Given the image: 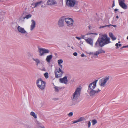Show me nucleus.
<instances>
[{
	"label": "nucleus",
	"mask_w": 128,
	"mask_h": 128,
	"mask_svg": "<svg viewBox=\"0 0 128 128\" xmlns=\"http://www.w3.org/2000/svg\"><path fill=\"white\" fill-rule=\"evenodd\" d=\"M81 56L82 57H83L85 56H86L84 54H81Z\"/></svg>",
	"instance_id": "79ce46f5"
},
{
	"label": "nucleus",
	"mask_w": 128,
	"mask_h": 128,
	"mask_svg": "<svg viewBox=\"0 0 128 128\" xmlns=\"http://www.w3.org/2000/svg\"><path fill=\"white\" fill-rule=\"evenodd\" d=\"M63 62V61L62 59L59 60L58 61V64H61Z\"/></svg>",
	"instance_id": "c756f323"
},
{
	"label": "nucleus",
	"mask_w": 128,
	"mask_h": 128,
	"mask_svg": "<svg viewBox=\"0 0 128 128\" xmlns=\"http://www.w3.org/2000/svg\"><path fill=\"white\" fill-rule=\"evenodd\" d=\"M110 25H111V24L108 25H105V26H100V27H99V28H104V27H106V26H108V27H109L110 26Z\"/></svg>",
	"instance_id": "7c9ffc66"
},
{
	"label": "nucleus",
	"mask_w": 128,
	"mask_h": 128,
	"mask_svg": "<svg viewBox=\"0 0 128 128\" xmlns=\"http://www.w3.org/2000/svg\"><path fill=\"white\" fill-rule=\"evenodd\" d=\"M116 18H117V19H118L119 18L118 16H116Z\"/></svg>",
	"instance_id": "8fccbe9b"
},
{
	"label": "nucleus",
	"mask_w": 128,
	"mask_h": 128,
	"mask_svg": "<svg viewBox=\"0 0 128 128\" xmlns=\"http://www.w3.org/2000/svg\"><path fill=\"white\" fill-rule=\"evenodd\" d=\"M76 38L78 40H80L81 39V38H80L78 36H76Z\"/></svg>",
	"instance_id": "37998d69"
},
{
	"label": "nucleus",
	"mask_w": 128,
	"mask_h": 128,
	"mask_svg": "<svg viewBox=\"0 0 128 128\" xmlns=\"http://www.w3.org/2000/svg\"><path fill=\"white\" fill-rule=\"evenodd\" d=\"M93 34H92L97 35V34L96 33H93Z\"/></svg>",
	"instance_id": "864d4df0"
},
{
	"label": "nucleus",
	"mask_w": 128,
	"mask_h": 128,
	"mask_svg": "<svg viewBox=\"0 0 128 128\" xmlns=\"http://www.w3.org/2000/svg\"><path fill=\"white\" fill-rule=\"evenodd\" d=\"M127 39L128 40V36L127 37Z\"/></svg>",
	"instance_id": "5fc2aeb1"
},
{
	"label": "nucleus",
	"mask_w": 128,
	"mask_h": 128,
	"mask_svg": "<svg viewBox=\"0 0 128 128\" xmlns=\"http://www.w3.org/2000/svg\"><path fill=\"white\" fill-rule=\"evenodd\" d=\"M85 118L84 117H82L80 118L78 120V122H80L81 121L84 120H85Z\"/></svg>",
	"instance_id": "a878e982"
},
{
	"label": "nucleus",
	"mask_w": 128,
	"mask_h": 128,
	"mask_svg": "<svg viewBox=\"0 0 128 128\" xmlns=\"http://www.w3.org/2000/svg\"><path fill=\"white\" fill-rule=\"evenodd\" d=\"M42 3V1H40V2H38L35 3V4H32V5L33 6H34V7L35 8L36 7L40 5Z\"/></svg>",
	"instance_id": "a211bd4d"
},
{
	"label": "nucleus",
	"mask_w": 128,
	"mask_h": 128,
	"mask_svg": "<svg viewBox=\"0 0 128 128\" xmlns=\"http://www.w3.org/2000/svg\"><path fill=\"white\" fill-rule=\"evenodd\" d=\"M53 100H58V98H54L53 99Z\"/></svg>",
	"instance_id": "c03bdc74"
},
{
	"label": "nucleus",
	"mask_w": 128,
	"mask_h": 128,
	"mask_svg": "<svg viewBox=\"0 0 128 128\" xmlns=\"http://www.w3.org/2000/svg\"><path fill=\"white\" fill-rule=\"evenodd\" d=\"M86 122H88V127L89 128L91 126V122L90 121Z\"/></svg>",
	"instance_id": "473e14b6"
},
{
	"label": "nucleus",
	"mask_w": 128,
	"mask_h": 128,
	"mask_svg": "<svg viewBox=\"0 0 128 128\" xmlns=\"http://www.w3.org/2000/svg\"><path fill=\"white\" fill-rule=\"evenodd\" d=\"M90 27H91V26H88V28L89 29H90Z\"/></svg>",
	"instance_id": "3c124183"
},
{
	"label": "nucleus",
	"mask_w": 128,
	"mask_h": 128,
	"mask_svg": "<svg viewBox=\"0 0 128 128\" xmlns=\"http://www.w3.org/2000/svg\"><path fill=\"white\" fill-rule=\"evenodd\" d=\"M17 29L19 32L23 34H27L28 33L27 32L24 28L21 27L20 26H18L17 27Z\"/></svg>",
	"instance_id": "9b49d317"
},
{
	"label": "nucleus",
	"mask_w": 128,
	"mask_h": 128,
	"mask_svg": "<svg viewBox=\"0 0 128 128\" xmlns=\"http://www.w3.org/2000/svg\"><path fill=\"white\" fill-rule=\"evenodd\" d=\"M71 48H72V49H73V48L72 47Z\"/></svg>",
	"instance_id": "13d9d810"
},
{
	"label": "nucleus",
	"mask_w": 128,
	"mask_h": 128,
	"mask_svg": "<svg viewBox=\"0 0 128 128\" xmlns=\"http://www.w3.org/2000/svg\"><path fill=\"white\" fill-rule=\"evenodd\" d=\"M86 40L87 43L92 46L93 40L92 39L90 38H88Z\"/></svg>",
	"instance_id": "f3484780"
},
{
	"label": "nucleus",
	"mask_w": 128,
	"mask_h": 128,
	"mask_svg": "<svg viewBox=\"0 0 128 128\" xmlns=\"http://www.w3.org/2000/svg\"><path fill=\"white\" fill-rule=\"evenodd\" d=\"M110 76H107L106 77L102 78V82L100 84V86L104 87L106 83L109 80Z\"/></svg>",
	"instance_id": "1a4fd4ad"
},
{
	"label": "nucleus",
	"mask_w": 128,
	"mask_h": 128,
	"mask_svg": "<svg viewBox=\"0 0 128 128\" xmlns=\"http://www.w3.org/2000/svg\"><path fill=\"white\" fill-rule=\"evenodd\" d=\"M121 13H122V12H121Z\"/></svg>",
	"instance_id": "bf43d9fd"
},
{
	"label": "nucleus",
	"mask_w": 128,
	"mask_h": 128,
	"mask_svg": "<svg viewBox=\"0 0 128 128\" xmlns=\"http://www.w3.org/2000/svg\"><path fill=\"white\" fill-rule=\"evenodd\" d=\"M113 4H112V8H113V7H114V6H115V4H114V0H113Z\"/></svg>",
	"instance_id": "4c0bfd02"
},
{
	"label": "nucleus",
	"mask_w": 128,
	"mask_h": 128,
	"mask_svg": "<svg viewBox=\"0 0 128 128\" xmlns=\"http://www.w3.org/2000/svg\"><path fill=\"white\" fill-rule=\"evenodd\" d=\"M31 25L30 26V30L32 31L35 28L36 25V23L34 20H31Z\"/></svg>",
	"instance_id": "2eb2a0df"
},
{
	"label": "nucleus",
	"mask_w": 128,
	"mask_h": 128,
	"mask_svg": "<svg viewBox=\"0 0 128 128\" xmlns=\"http://www.w3.org/2000/svg\"><path fill=\"white\" fill-rule=\"evenodd\" d=\"M24 14L23 13V14L22 16H21L19 18V21H21V22H24V19L25 18H24V17L23 16Z\"/></svg>",
	"instance_id": "5701e85b"
},
{
	"label": "nucleus",
	"mask_w": 128,
	"mask_h": 128,
	"mask_svg": "<svg viewBox=\"0 0 128 128\" xmlns=\"http://www.w3.org/2000/svg\"><path fill=\"white\" fill-rule=\"evenodd\" d=\"M122 44H118V43H116L115 44V46H116V49L118 48H119V47H120L122 46Z\"/></svg>",
	"instance_id": "bb28decb"
},
{
	"label": "nucleus",
	"mask_w": 128,
	"mask_h": 128,
	"mask_svg": "<svg viewBox=\"0 0 128 128\" xmlns=\"http://www.w3.org/2000/svg\"><path fill=\"white\" fill-rule=\"evenodd\" d=\"M54 88L55 89V91L56 92H58L59 91L58 88H59L57 86H55L54 87Z\"/></svg>",
	"instance_id": "2f4dec72"
},
{
	"label": "nucleus",
	"mask_w": 128,
	"mask_h": 128,
	"mask_svg": "<svg viewBox=\"0 0 128 128\" xmlns=\"http://www.w3.org/2000/svg\"><path fill=\"white\" fill-rule=\"evenodd\" d=\"M69 74H67L66 76H64L62 78L60 79L59 80L60 82L62 83H64L66 84H67L68 80H67V77L68 76H69Z\"/></svg>",
	"instance_id": "9d476101"
},
{
	"label": "nucleus",
	"mask_w": 128,
	"mask_h": 128,
	"mask_svg": "<svg viewBox=\"0 0 128 128\" xmlns=\"http://www.w3.org/2000/svg\"><path fill=\"white\" fill-rule=\"evenodd\" d=\"M120 6L123 9L126 10L127 8V6L125 3V0H118Z\"/></svg>",
	"instance_id": "0eeeda50"
},
{
	"label": "nucleus",
	"mask_w": 128,
	"mask_h": 128,
	"mask_svg": "<svg viewBox=\"0 0 128 128\" xmlns=\"http://www.w3.org/2000/svg\"><path fill=\"white\" fill-rule=\"evenodd\" d=\"M54 73L56 78H58L62 76L64 72L60 68H58L55 70Z\"/></svg>",
	"instance_id": "39448f33"
},
{
	"label": "nucleus",
	"mask_w": 128,
	"mask_h": 128,
	"mask_svg": "<svg viewBox=\"0 0 128 128\" xmlns=\"http://www.w3.org/2000/svg\"><path fill=\"white\" fill-rule=\"evenodd\" d=\"M73 113L72 112H70L68 114V116H69L71 117L72 116Z\"/></svg>",
	"instance_id": "72a5a7b5"
},
{
	"label": "nucleus",
	"mask_w": 128,
	"mask_h": 128,
	"mask_svg": "<svg viewBox=\"0 0 128 128\" xmlns=\"http://www.w3.org/2000/svg\"><path fill=\"white\" fill-rule=\"evenodd\" d=\"M32 15L30 14H29L28 15H26L24 17V18L28 19L29 18H30L32 16Z\"/></svg>",
	"instance_id": "393cba45"
},
{
	"label": "nucleus",
	"mask_w": 128,
	"mask_h": 128,
	"mask_svg": "<svg viewBox=\"0 0 128 128\" xmlns=\"http://www.w3.org/2000/svg\"><path fill=\"white\" fill-rule=\"evenodd\" d=\"M31 57L32 58V59L36 63V65L37 66H38L40 62V60L38 58H34L32 56Z\"/></svg>",
	"instance_id": "aec40b11"
},
{
	"label": "nucleus",
	"mask_w": 128,
	"mask_h": 128,
	"mask_svg": "<svg viewBox=\"0 0 128 128\" xmlns=\"http://www.w3.org/2000/svg\"><path fill=\"white\" fill-rule=\"evenodd\" d=\"M44 76L45 78H47L48 77V72H46L44 74Z\"/></svg>",
	"instance_id": "cd10ccee"
},
{
	"label": "nucleus",
	"mask_w": 128,
	"mask_h": 128,
	"mask_svg": "<svg viewBox=\"0 0 128 128\" xmlns=\"http://www.w3.org/2000/svg\"><path fill=\"white\" fill-rule=\"evenodd\" d=\"M45 128L43 126H40L39 128Z\"/></svg>",
	"instance_id": "49530a36"
},
{
	"label": "nucleus",
	"mask_w": 128,
	"mask_h": 128,
	"mask_svg": "<svg viewBox=\"0 0 128 128\" xmlns=\"http://www.w3.org/2000/svg\"><path fill=\"white\" fill-rule=\"evenodd\" d=\"M52 54L47 56L46 60L48 63H50V60L52 58Z\"/></svg>",
	"instance_id": "6ab92c4d"
},
{
	"label": "nucleus",
	"mask_w": 128,
	"mask_h": 128,
	"mask_svg": "<svg viewBox=\"0 0 128 128\" xmlns=\"http://www.w3.org/2000/svg\"><path fill=\"white\" fill-rule=\"evenodd\" d=\"M68 46L70 47V46Z\"/></svg>",
	"instance_id": "052dcab7"
},
{
	"label": "nucleus",
	"mask_w": 128,
	"mask_h": 128,
	"mask_svg": "<svg viewBox=\"0 0 128 128\" xmlns=\"http://www.w3.org/2000/svg\"><path fill=\"white\" fill-rule=\"evenodd\" d=\"M45 68H43L42 69V70H45Z\"/></svg>",
	"instance_id": "603ef678"
},
{
	"label": "nucleus",
	"mask_w": 128,
	"mask_h": 128,
	"mask_svg": "<svg viewBox=\"0 0 128 128\" xmlns=\"http://www.w3.org/2000/svg\"><path fill=\"white\" fill-rule=\"evenodd\" d=\"M64 19L62 18H60V19L58 23L59 26L62 27L64 26Z\"/></svg>",
	"instance_id": "4468645a"
},
{
	"label": "nucleus",
	"mask_w": 128,
	"mask_h": 128,
	"mask_svg": "<svg viewBox=\"0 0 128 128\" xmlns=\"http://www.w3.org/2000/svg\"><path fill=\"white\" fill-rule=\"evenodd\" d=\"M97 81L98 80H95L92 82L90 83L88 86L87 92L90 96H94L96 94L101 90L99 89L96 90H94L96 86V84Z\"/></svg>",
	"instance_id": "f03ea898"
},
{
	"label": "nucleus",
	"mask_w": 128,
	"mask_h": 128,
	"mask_svg": "<svg viewBox=\"0 0 128 128\" xmlns=\"http://www.w3.org/2000/svg\"><path fill=\"white\" fill-rule=\"evenodd\" d=\"M118 10V9H117L116 8L114 9V11L115 12H116V11H117Z\"/></svg>",
	"instance_id": "de8ad7c7"
},
{
	"label": "nucleus",
	"mask_w": 128,
	"mask_h": 128,
	"mask_svg": "<svg viewBox=\"0 0 128 128\" xmlns=\"http://www.w3.org/2000/svg\"><path fill=\"white\" fill-rule=\"evenodd\" d=\"M56 2L54 0H48L47 2L48 5H53L56 4Z\"/></svg>",
	"instance_id": "dca6fc26"
},
{
	"label": "nucleus",
	"mask_w": 128,
	"mask_h": 128,
	"mask_svg": "<svg viewBox=\"0 0 128 128\" xmlns=\"http://www.w3.org/2000/svg\"><path fill=\"white\" fill-rule=\"evenodd\" d=\"M105 52L102 49V48H100L98 49V51L95 52L94 56H96L97 57H98V54L102 53H105Z\"/></svg>",
	"instance_id": "ddd939ff"
},
{
	"label": "nucleus",
	"mask_w": 128,
	"mask_h": 128,
	"mask_svg": "<svg viewBox=\"0 0 128 128\" xmlns=\"http://www.w3.org/2000/svg\"><path fill=\"white\" fill-rule=\"evenodd\" d=\"M30 115L33 116V117L35 118H37V116L33 112H30Z\"/></svg>",
	"instance_id": "4be33fe9"
},
{
	"label": "nucleus",
	"mask_w": 128,
	"mask_h": 128,
	"mask_svg": "<svg viewBox=\"0 0 128 128\" xmlns=\"http://www.w3.org/2000/svg\"><path fill=\"white\" fill-rule=\"evenodd\" d=\"M65 21L67 24L70 25H72L74 22V21L72 19L70 18H65Z\"/></svg>",
	"instance_id": "f8f14e48"
},
{
	"label": "nucleus",
	"mask_w": 128,
	"mask_h": 128,
	"mask_svg": "<svg viewBox=\"0 0 128 128\" xmlns=\"http://www.w3.org/2000/svg\"><path fill=\"white\" fill-rule=\"evenodd\" d=\"M112 26L114 27H116V25H110V26Z\"/></svg>",
	"instance_id": "09e8293b"
},
{
	"label": "nucleus",
	"mask_w": 128,
	"mask_h": 128,
	"mask_svg": "<svg viewBox=\"0 0 128 128\" xmlns=\"http://www.w3.org/2000/svg\"><path fill=\"white\" fill-rule=\"evenodd\" d=\"M23 125L24 126V127L26 128H30V126L28 124H24Z\"/></svg>",
	"instance_id": "c85d7f7f"
},
{
	"label": "nucleus",
	"mask_w": 128,
	"mask_h": 128,
	"mask_svg": "<svg viewBox=\"0 0 128 128\" xmlns=\"http://www.w3.org/2000/svg\"><path fill=\"white\" fill-rule=\"evenodd\" d=\"M78 55V54L76 52H74L73 53V55L75 56H76Z\"/></svg>",
	"instance_id": "58836bf2"
},
{
	"label": "nucleus",
	"mask_w": 128,
	"mask_h": 128,
	"mask_svg": "<svg viewBox=\"0 0 128 128\" xmlns=\"http://www.w3.org/2000/svg\"><path fill=\"white\" fill-rule=\"evenodd\" d=\"M66 4L67 6L70 7H72L76 4L75 0H66Z\"/></svg>",
	"instance_id": "423d86ee"
},
{
	"label": "nucleus",
	"mask_w": 128,
	"mask_h": 128,
	"mask_svg": "<svg viewBox=\"0 0 128 128\" xmlns=\"http://www.w3.org/2000/svg\"><path fill=\"white\" fill-rule=\"evenodd\" d=\"M118 43H120V41H119V42H118Z\"/></svg>",
	"instance_id": "4d7b16f0"
},
{
	"label": "nucleus",
	"mask_w": 128,
	"mask_h": 128,
	"mask_svg": "<svg viewBox=\"0 0 128 128\" xmlns=\"http://www.w3.org/2000/svg\"><path fill=\"white\" fill-rule=\"evenodd\" d=\"M44 7V6H43V5H42V6H41V7Z\"/></svg>",
	"instance_id": "6e6d98bb"
},
{
	"label": "nucleus",
	"mask_w": 128,
	"mask_h": 128,
	"mask_svg": "<svg viewBox=\"0 0 128 128\" xmlns=\"http://www.w3.org/2000/svg\"><path fill=\"white\" fill-rule=\"evenodd\" d=\"M92 125H94L97 123V121L96 119L93 120L92 121Z\"/></svg>",
	"instance_id": "b1692460"
},
{
	"label": "nucleus",
	"mask_w": 128,
	"mask_h": 128,
	"mask_svg": "<svg viewBox=\"0 0 128 128\" xmlns=\"http://www.w3.org/2000/svg\"><path fill=\"white\" fill-rule=\"evenodd\" d=\"M72 122L74 124H75L77 122H78V120H77L72 121Z\"/></svg>",
	"instance_id": "e433bc0d"
},
{
	"label": "nucleus",
	"mask_w": 128,
	"mask_h": 128,
	"mask_svg": "<svg viewBox=\"0 0 128 128\" xmlns=\"http://www.w3.org/2000/svg\"><path fill=\"white\" fill-rule=\"evenodd\" d=\"M81 38H83L85 40H86V39H85V38H84V35H81Z\"/></svg>",
	"instance_id": "a19ab883"
},
{
	"label": "nucleus",
	"mask_w": 128,
	"mask_h": 128,
	"mask_svg": "<svg viewBox=\"0 0 128 128\" xmlns=\"http://www.w3.org/2000/svg\"><path fill=\"white\" fill-rule=\"evenodd\" d=\"M110 39V38L108 37L107 34H102L99 37L94 46L95 47L99 46L102 47L105 45L111 43Z\"/></svg>",
	"instance_id": "f257e3e1"
},
{
	"label": "nucleus",
	"mask_w": 128,
	"mask_h": 128,
	"mask_svg": "<svg viewBox=\"0 0 128 128\" xmlns=\"http://www.w3.org/2000/svg\"><path fill=\"white\" fill-rule=\"evenodd\" d=\"M94 34L93 33H88L87 34H86V35H90V34Z\"/></svg>",
	"instance_id": "a18cd8bd"
},
{
	"label": "nucleus",
	"mask_w": 128,
	"mask_h": 128,
	"mask_svg": "<svg viewBox=\"0 0 128 128\" xmlns=\"http://www.w3.org/2000/svg\"><path fill=\"white\" fill-rule=\"evenodd\" d=\"M95 54V52H90V53H88V54H90H90H92V55H94V56H94V54Z\"/></svg>",
	"instance_id": "f704fd0d"
},
{
	"label": "nucleus",
	"mask_w": 128,
	"mask_h": 128,
	"mask_svg": "<svg viewBox=\"0 0 128 128\" xmlns=\"http://www.w3.org/2000/svg\"><path fill=\"white\" fill-rule=\"evenodd\" d=\"M80 91L81 89L79 88L76 89L71 98L73 101H75L78 99V97L80 95Z\"/></svg>",
	"instance_id": "7ed1b4c3"
},
{
	"label": "nucleus",
	"mask_w": 128,
	"mask_h": 128,
	"mask_svg": "<svg viewBox=\"0 0 128 128\" xmlns=\"http://www.w3.org/2000/svg\"><path fill=\"white\" fill-rule=\"evenodd\" d=\"M58 66L60 67V68H60L62 70V65H61V64H58Z\"/></svg>",
	"instance_id": "c9c22d12"
},
{
	"label": "nucleus",
	"mask_w": 128,
	"mask_h": 128,
	"mask_svg": "<svg viewBox=\"0 0 128 128\" xmlns=\"http://www.w3.org/2000/svg\"><path fill=\"white\" fill-rule=\"evenodd\" d=\"M39 55L42 56L44 55V54L47 53L49 52V50L44 48H40L38 49Z\"/></svg>",
	"instance_id": "6e6552de"
},
{
	"label": "nucleus",
	"mask_w": 128,
	"mask_h": 128,
	"mask_svg": "<svg viewBox=\"0 0 128 128\" xmlns=\"http://www.w3.org/2000/svg\"><path fill=\"white\" fill-rule=\"evenodd\" d=\"M38 87L42 90H44L46 82L43 81L41 78L38 80L36 82Z\"/></svg>",
	"instance_id": "20e7f679"
},
{
	"label": "nucleus",
	"mask_w": 128,
	"mask_h": 128,
	"mask_svg": "<svg viewBox=\"0 0 128 128\" xmlns=\"http://www.w3.org/2000/svg\"><path fill=\"white\" fill-rule=\"evenodd\" d=\"M109 36L111 38L112 40H114L116 39V38L114 36L112 33H109Z\"/></svg>",
	"instance_id": "412c9836"
},
{
	"label": "nucleus",
	"mask_w": 128,
	"mask_h": 128,
	"mask_svg": "<svg viewBox=\"0 0 128 128\" xmlns=\"http://www.w3.org/2000/svg\"><path fill=\"white\" fill-rule=\"evenodd\" d=\"M128 48V45L126 46H123L121 48Z\"/></svg>",
	"instance_id": "ea45409f"
}]
</instances>
